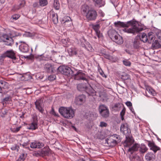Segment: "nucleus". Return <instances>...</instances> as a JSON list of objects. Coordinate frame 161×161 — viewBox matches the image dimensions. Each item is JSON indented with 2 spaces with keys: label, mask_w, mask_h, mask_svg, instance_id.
<instances>
[{
  "label": "nucleus",
  "mask_w": 161,
  "mask_h": 161,
  "mask_svg": "<svg viewBox=\"0 0 161 161\" xmlns=\"http://www.w3.org/2000/svg\"><path fill=\"white\" fill-rule=\"evenodd\" d=\"M114 24L116 27H129L130 25L131 27L129 29H125L124 31L125 32L129 33H132L136 34L139 33L143 30V28H142L137 22L132 20L128 21L126 23L118 21L114 23Z\"/></svg>",
  "instance_id": "f257e3e1"
},
{
  "label": "nucleus",
  "mask_w": 161,
  "mask_h": 161,
  "mask_svg": "<svg viewBox=\"0 0 161 161\" xmlns=\"http://www.w3.org/2000/svg\"><path fill=\"white\" fill-rule=\"evenodd\" d=\"M81 12L89 21H95L98 15L97 11L94 8H90L87 5H84L81 8Z\"/></svg>",
  "instance_id": "f03ea898"
},
{
  "label": "nucleus",
  "mask_w": 161,
  "mask_h": 161,
  "mask_svg": "<svg viewBox=\"0 0 161 161\" xmlns=\"http://www.w3.org/2000/svg\"><path fill=\"white\" fill-rule=\"evenodd\" d=\"M59 111L63 117L67 119H71L75 115L73 109L70 107H61L59 109Z\"/></svg>",
  "instance_id": "7ed1b4c3"
},
{
  "label": "nucleus",
  "mask_w": 161,
  "mask_h": 161,
  "mask_svg": "<svg viewBox=\"0 0 161 161\" xmlns=\"http://www.w3.org/2000/svg\"><path fill=\"white\" fill-rule=\"evenodd\" d=\"M62 74L69 76L74 75L73 71L68 66H60L58 69Z\"/></svg>",
  "instance_id": "20e7f679"
},
{
  "label": "nucleus",
  "mask_w": 161,
  "mask_h": 161,
  "mask_svg": "<svg viewBox=\"0 0 161 161\" xmlns=\"http://www.w3.org/2000/svg\"><path fill=\"white\" fill-rule=\"evenodd\" d=\"M99 111L101 116L104 118H107L109 116V113L108 109L104 105H100Z\"/></svg>",
  "instance_id": "39448f33"
},
{
  "label": "nucleus",
  "mask_w": 161,
  "mask_h": 161,
  "mask_svg": "<svg viewBox=\"0 0 161 161\" xmlns=\"http://www.w3.org/2000/svg\"><path fill=\"white\" fill-rule=\"evenodd\" d=\"M2 39L3 41L5 42V44L6 45L11 46L14 44V40L12 38L6 34H4L3 35Z\"/></svg>",
  "instance_id": "423d86ee"
},
{
  "label": "nucleus",
  "mask_w": 161,
  "mask_h": 161,
  "mask_svg": "<svg viewBox=\"0 0 161 161\" xmlns=\"http://www.w3.org/2000/svg\"><path fill=\"white\" fill-rule=\"evenodd\" d=\"M75 76V79L76 80H85L88 83L87 79H86L85 77V74L82 73L81 70H79L75 74H74Z\"/></svg>",
  "instance_id": "0eeeda50"
},
{
  "label": "nucleus",
  "mask_w": 161,
  "mask_h": 161,
  "mask_svg": "<svg viewBox=\"0 0 161 161\" xmlns=\"http://www.w3.org/2000/svg\"><path fill=\"white\" fill-rule=\"evenodd\" d=\"M148 146L150 147V149L153 150L155 153L157 151L160 150V148L157 146L155 143L151 141H147Z\"/></svg>",
  "instance_id": "6e6552de"
},
{
  "label": "nucleus",
  "mask_w": 161,
  "mask_h": 161,
  "mask_svg": "<svg viewBox=\"0 0 161 161\" xmlns=\"http://www.w3.org/2000/svg\"><path fill=\"white\" fill-rule=\"evenodd\" d=\"M86 100L85 96L82 94L76 97L75 102L78 105H81L84 103Z\"/></svg>",
  "instance_id": "1a4fd4ad"
},
{
  "label": "nucleus",
  "mask_w": 161,
  "mask_h": 161,
  "mask_svg": "<svg viewBox=\"0 0 161 161\" xmlns=\"http://www.w3.org/2000/svg\"><path fill=\"white\" fill-rule=\"evenodd\" d=\"M43 100L41 99H38L35 102V104L36 108L41 113L43 114L44 111V109L41 107Z\"/></svg>",
  "instance_id": "9d476101"
},
{
  "label": "nucleus",
  "mask_w": 161,
  "mask_h": 161,
  "mask_svg": "<svg viewBox=\"0 0 161 161\" xmlns=\"http://www.w3.org/2000/svg\"><path fill=\"white\" fill-rule=\"evenodd\" d=\"M21 42L22 44L19 46V47L20 50L24 53L27 52L29 50L28 45L24 42Z\"/></svg>",
  "instance_id": "9b49d317"
},
{
  "label": "nucleus",
  "mask_w": 161,
  "mask_h": 161,
  "mask_svg": "<svg viewBox=\"0 0 161 161\" xmlns=\"http://www.w3.org/2000/svg\"><path fill=\"white\" fill-rule=\"evenodd\" d=\"M92 27L95 31L97 35L99 38L102 37V34L100 33V31L99 30L100 28L99 24L92 25Z\"/></svg>",
  "instance_id": "f8f14e48"
},
{
  "label": "nucleus",
  "mask_w": 161,
  "mask_h": 161,
  "mask_svg": "<svg viewBox=\"0 0 161 161\" xmlns=\"http://www.w3.org/2000/svg\"><path fill=\"white\" fill-rule=\"evenodd\" d=\"M44 146L43 144L40 142H35L31 143L30 147L32 148H41Z\"/></svg>",
  "instance_id": "ddd939ff"
},
{
  "label": "nucleus",
  "mask_w": 161,
  "mask_h": 161,
  "mask_svg": "<svg viewBox=\"0 0 161 161\" xmlns=\"http://www.w3.org/2000/svg\"><path fill=\"white\" fill-rule=\"evenodd\" d=\"M5 52L6 54V56L7 57H8L14 60L16 59L15 53L12 50L7 51Z\"/></svg>",
  "instance_id": "4468645a"
},
{
  "label": "nucleus",
  "mask_w": 161,
  "mask_h": 161,
  "mask_svg": "<svg viewBox=\"0 0 161 161\" xmlns=\"http://www.w3.org/2000/svg\"><path fill=\"white\" fill-rule=\"evenodd\" d=\"M105 142L107 143L109 146L113 147L117 144V141L115 139H112L109 137L106 139Z\"/></svg>",
  "instance_id": "2eb2a0df"
},
{
  "label": "nucleus",
  "mask_w": 161,
  "mask_h": 161,
  "mask_svg": "<svg viewBox=\"0 0 161 161\" xmlns=\"http://www.w3.org/2000/svg\"><path fill=\"white\" fill-rule=\"evenodd\" d=\"M134 140L132 138L126 136V139L125 141L124 145L125 147H129L133 143Z\"/></svg>",
  "instance_id": "dca6fc26"
},
{
  "label": "nucleus",
  "mask_w": 161,
  "mask_h": 161,
  "mask_svg": "<svg viewBox=\"0 0 161 161\" xmlns=\"http://www.w3.org/2000/svg\"><path fill=\"white\" fill-rule=\"evenodd\" d=\"M41 156L42 157L48 156L50 153V150L48 147H45L40 150Z\"/></svg>",
  "instance_id": "f3484780"
},
{
  "label": "nucleus",
  "mask_w": 161,
  "mask_h": 161,
  "mask_svg": "<svg viewBox=\"0 0 161 161\" xmlns=\"http://www.w3.org/2000/svg\"><path fill=\"white\" fill-rule=\"evenodd\" d=\"M141 40L138 37H136L134 40L133 46L135 48L137 49L139 47L141 43Z\"/></svg>",
  "instance_id": "a211bd4d"
},
{
  "label": "nucleus",
  "mask_w": 161,
  "mask_h": 161,
  "mask_svg": "<svg viewBox=\"0 0 161 161\" xmlns=\"http://www.w3.org/2000/svg\"><path fill=\"white\" fill-rule=\"evenodd\" d=\"M68 52L70 56H72L77 54L76 49L74 47H69L67 49Z\"/></svg>",
  "instance_id": "6ab92c4d"
},
{
  "label": "nucleus",
  "mask_w": 161,
  "mask_h": 161,
  "mask_svg": "<svg viewBox=\"0 0 161 161\" xmlns=\"http://www.w3.org/2000/svg\"><path fill=\"white\" fill-rule=\"evenodd\" d=\"M139 146L140 145L138 144H135L132 147L129 148L128 151L130 152V154H132L134 152L138 150Z\"/></svg>",
  "instance_id": "aec40b11"
},
{
  "label": "nucleus",
  "mask_w": 161,
  "mask_h": 161,
  "mask_svg": "<svg viewBox=\"0 0 161 161\" xmlns=\"http://www.w3.org/2000/svg\"><path fill=\"white\" fill-rule=\"evenodd\" d=\"M155 156L153 153H148L146 155L145 157L147 161H153L155 158Z\"/></svg>",
  "instance_id": "412c9836"
},
{
  "label": "nucleus",
  "mask_w": 161,
  "mask_h": 161,
  "mask_svg": "<svg viewBox=\"0 0 161 161\" xmlns=\"http://www.w3.org/2000/svg\"><path fill=\"white\" fill-rule=\"evenodd\" d=\"M114 41L118 44H121L123 42V40L122 38L119 35L114 36Z\"/></svg>",
  "instance_id": "4be33fe9"
},
{
  "label": "nucleus",
  "mask_w": 161,
  "mask_h": 161,
  "mask_svg": "<svg viewBox=\"0 0 161 161\" xmlns=\"http://www.w3.org/2000/svg\"><path fill=\"white\" fill-rule=\"evenodd\" d=\"M145 87L146 91H147L150 94L153 96H154L156 94L155 91L151 87L146 84L145 85Z\"/></svg>",
  "instance_id": "5701e85b"
},
{
  "label": "nucleus",
  "mask_w": 161,
  "mask_h": 161,
  "mask_svg": "<svg viewBox=\"0 0 161 161\" xmlns=\"http://www.w3.org/2000/svg\"><path fill=\"white\" fill-rule=\"evenodd\" d=\"M85 91L86 92L89 96H92L94 94V90L90 86L89 87L87 86Z\"/></svg>",
  "instance_id": "b1692460"
},
{
  "label": "nucleus",
  "mask_w": 161,
  "mask_h": 161,
  "mask_svg": "<svg viewBox=\"0 0 161 161\" xmlns=\"http://www.w3.org/2000/svg\"><path fill=\"white\" fill-rule=\"evenodd\" d=\"M38 128V124L37 121H34L31 124L29 125V127H28V129H31L34 130Z\"/></svg>",
  "instance_id": "393cba45"
},
{
  "label": "nucleus",
  "mask_w": 161,
  "mask_h": 161,
  "mask_svg": "<svg viewBox=\"0 0 161 161\" xmlns=\"http://www.w3.org/2000/svg\"><path fill=\"white\" fill-rule=\"evenodd\" d=\"M153 32H150L148 34V41L149 43H151L154 42L155 37L153 35Z\"/></svg>",
  "instance_id": "a878e982"
},
{
  "label": "nucleus",
  "mask_w": 161,
  "mask_h": 161,
  "mask_svg": "<svg viewBox=\"0 0 161 161\" xmlns=\"http://www.w3.org/2000/svg\"><path fill=\"white\" fill-rule=\"evenodd\" d=\"M44 69L46 72L48 73L52 72L53 71L52 65L49 64H45Z\"/></svg>",
  "instance_id": "bb28decb"
},
{
  "label": "nucleus",
  "mask_w": 161,
  "mask_h": 161,
  "mask_svg": "<svg viewBox=\"0 0 161 161\" xmlns=\"http://www.w3.org/2000/svg\"><path fill=\"white\" fill-rule=\"evenodd\" d=\"M87 86L84 84H80L77 85V89L80 91H85Z\"/></svg>",
  "instance_id": "cd10ccee"
},
{
  "label": "nucleus",
  "mask_w": 161,
  "mask_h": 161,
  "mask_svg": "<svg viewBox=\"0 0 161 161\" xmlns=\"http://www.w3.org/2000/svg\"><path fill=\"white\" fill-rule=\"evenodd\" d=\"M128 125L126 123L123 124L121 125L120 130L121 132L125 133V131L128 130Z\"/></svg>",
  "instance_id": "c85d7f7f"
},
{
  "label": "nucleus",
  "mask_w": 161,
  "mask_h": 161,
  "mask_svg": "<svg viewBox=\"0 0 161 161\" xmlns=\"http://www.w3.org/2000/svg\"><path fill=\"white\" fill-rule=\"evenodd\" d=\"M52 20L54 24H56L58 23V17L57 14L55 13H53L52 14Z\"/></svg>",
  "instance_id": "c756f323"
},
{
  "label": "nucleus",
  "mask_w": 161,
  "mask_h": 161,
  "mask_svg": "<svg viewBox=\"0 0 161 161\" xmlns=\"http://www.w3.org/2000/svg\"><path fill=\"white\" fill-rule=\"evenodd\" d=\"M141 41H142L144 42H147L148 40V36H147L146 34L143 33L141 35V37L139 38Z\"/></svg>",
  "instance_id": "7c9ffc66"
},
{
  "label": "nucleus",
  "mask_w": 161,
  "mask_h": 161,
  "mask_svg": "<svg viewBox=\"0 0 161 161\" xmlns=\"http://www.w3.org/2000/svg\"><path fill=\"white\" fill-rule=\"evenodd\" d=\"M120 76L121 79L123 80H128L130 78L129 75L125 72L122 73Z\"/></svg>",
  "instance_id": "2f4dec72"
},
{
  "label": "nucleus",
  "mask_w": 161,
  "mask_h": 161,
  "mask_svg": "<svg viewBox=\"0 0 161 161\" xmlns=\"http://www.w3.org/2000/svg\"><path fill=\"white\" fill-rule=\"evenodd\" d=\"M147 148L145 145H142L140 147L139 151L141 153H143L147 152Z\"/></svg>",
  "instance_id": "473e14b6"
},
{
  "label": "nucleus",
  "mask_w": 161,
  "mask_h": 161,
  "mask_svg": "<svg viewBox=\"0 0 161 161\" xmlns=\"http://www.w3.org/2000/svg\"><path fill=\"white\" fill-rule=\"evenodd\" d=\"M116 34H117V32L114 30H110L108 31V35L111 38H114Z\"/></svg>",
  "instance_id": "72a5a7b5"
},
{
  "label": "nucleus",
  "mask_w": 161,
  "mask_h": 161,
  "mask_svg": "<svg viewBox=\"0 0 161 161\" xmlns=\"http://www.w3.org/2000/svg\"><path fill=\"white\" fill-rule=\"evenodd\" d=\"M53 7L56 10L59 9L60 4L58 0H54Z\"/></svg>",
  "instance_id": "f704fd0d"
},
{
  "label": "nucleus",
  "mask_w": 161,
  "mask_h": 161,
  "mask_svg": "<svg viewBox=\"0 0 161 161\" xmlns=\"http://www.w3.org/2000/svg\"><path fill=\"white\" fill-rule=\"evenodd\" d=\"M84 47L85 48L89 51L92 52L93 50V48L88 42L86 43V45H85Z\"/></svg>",
  "instance_id": "c9c22d12"
},
{
  "label": "nucleus",
  "mask_w": 161,
  "mask_h": 161,
  "mask_svg": "<svg viewBox=\"0 0 161 161\" xmlns=\"http://www.w3.org/2000/svg\"><path fill=\"white\" fill-rule=\"evenodd\" d=\"M152 47L154 48L157 49L159 47V44L158 41L155 40L152 43Z\"/></svg>",
  "instance_id": "e433bc0d"
},
{
  "label": "nucleus",
  "mask_w": 161,
  "mask_h": 161,
  "mask_svg": "<svg viewBox=\"0 0 161 161\" xmlns=\"http://www.w3.org/2000/svg\"><path fill=\"white\" fill-rule=\"evenodd\" d=\"M122 106V104L119 103L115 104L113 106V108L115 110H119Z\"/></svg>",
  "instance_id": "4c0bfd02"
},
{
  "label": "nucleus",
  "mask_w": 161,
  "mask_h": 161,
  "mask_svg": "<svg viewBox=\"0 0 161 161\" xmlns=\"http://www.w3.org/2000/svg\"><path fill=\"white\" fill-rule=\"evenodd\" d=\"M25 3V1L22 0L21 1V3L19 4V5L18 6H15V8L16 9H19L20 8H21L24 6V5Z\"/></svg>",
  "instance_id": "58836bf2"
},
{
  "label": "nucleus",
  "mask_w": 161,
  "mask_h": 161,
  "mask_svg": "<svg viewBox=\"0 0 161 161\" xmlns=\"http://www.w3.org/2000/svg\"><path fill=\"white\" fill-rule=\"evenodd\" d=\"M7 83L3 80H0V86L5 89L7 87Z\"/></svg>",
  "instance_id": "ea45409f"
},
{
  "label": "nucleus",
  "mask_w": 161,
  "mask_h": 161,
  "mask_svg": "<svg viewBox=\"0 0 161 161\" xmlns=\"http://www.w3.org/2000/svg\"><path fill=\"white\" fill-rule=\"evenodd\" d=\"M63 24L65 27H69L71 26L72 23L71 20H69L68 19V21L66 22H63Z\"/></svg>",
  "instance_id": "a19ab883"
},
{
  "label": "nucleus",
  "mask_w": 161,
  "mask_h": 161,
  "mask_svg": "<svg viewBox=\"0 0 161 161\" xmlns=\"http://www.w3.org/2000/svg\"><path fill=\"white\" fill-rule=\"evenodd\" d=\"M40 5L41 6H44L47 4V0H40Z\"/></svg>",
  "instance_id": "79ce46f5"
},
{
  "label": "nucleus",
  "mask_w": 161,
  "mask_h": 161,
  "mask_svg": "<svg viewBox=\"0 0 161 161\" xmlns=\"http://www.w3.org/2000/svg\"><path fill=\"white\" fill-rule=\"evenodd\" d=\"M11 100V97L10 96H9L4 98L2 103L4 105V103H6L7 102L10 101Z\"/></svg>",
  "instance_id": "37998d69"
},
{
  "label": "nucleus",
  "mask_w": 161,
  "mask_h": 161,
  "mask_svg": "<svg viewBox=\"0 0 161 161\" xmlns=\"http://www.w3.org/2000/svg\"><path fill=\"white\" fill-rule=\"evenodd\" d=\"M32 155L33 156H36V157L41 156V153L40 150H39L36 152H33Z\"/></svg>",
  "instance_id": "c03bdc74"
},
{
  "label": "nucleus",
  "mask_w": 161,
  "mask_h": 161,
  "mask_svg": "<svg viewBox=\"0 0 161 161\" xmlns=\"http://www.w3.org/2000/svg\"><path fill=\"white\" fill-rule=\"evenodd\" d=\"M25 156L24 153L22 154L20 156L19 158L17 161H23L25 160Z\"/></svg>",
  "instance_id": "a18cd8bd"
},
{
  "label": "nucleus",
  "mask_w": 161,
  "mask_h": 161,
  "mask_svg": "<svg viewBox=\"0 0 161 161\" xmlns=\"http://www.w3.org/2000/svg\"><path fill=\"white\" fill-rule=\"evenodd\" d=\"M68 19H69V20H71L70 17L68 16H65L64 17L62 20V23L68 22Z\"/></svg>",
  "instance_id": "49530a36"
},
{
  "label": "nucleus",
  "mask_w": 161,
  "mask_h": 161,
  "mask_svg": "<svg viewBox=\"0 0 161 161\" xmlns=\"http://www.w3.org/2000/svg\"><path fill=\"white\" fill-rule=\"evenodd\" d=\"M102 56L104 57V58L107 59H111L112 57L108 54L106 53H102Z\"/></svg>",
  "instance_id": "de8ad7c7"
},
{
  "label": "nucleus",
  "mask_w": 161,
  "mask_h": 161,
  "mask_svg": "<svg viewBox=\"0 0 161 161\" xmlns=\"http://www.w3.org/2000/svg\"><path fill=\"white\" fill-rule=\"evenodd\" d=\"M21 126H19L16 128H11L10 130L11 131L13 132H17L20 130V129L21 128Z\"/></svg>",
  "instance_id": "09e8293b"
},
{
  "label": "nucleus",
  "mask_w": 161,
  "mask_h": 161,
  "mask_svg": "<svg viewBox=\"0 0 161 161\" xmlns=\"http://www.w3.org/2000/svg\"><path fill=\"white\" fill-rule=\"evenodd\" d=\"M124 64L126 66H130L131 65V63L128 60H124L123 61Z\"/></svg>",
  "instance_id": "8fccbe9b"
},
{
  "label": "nucleus",
  "mask_w": 161,
  "mask_h": 161,
  "mask_svg": "<svg viewBox=\"0 0 161 161\" xmlns=\"http://www.w3.org/2000/svg\"><path fill=\"white\" fill-rule=\"evenodd\" d=\"M56 78V76L55 75H51L49 76L48 77V80L53 81Z\"/></svg>",
  "instance_id": "3c124183"
},
{
  "label": "nucleus",
  "mask_w": 161,
  "mask_h": 161,
  "mask_svg": "<svg viewBox=\"0 0 161 161\" xmlns=\"http://www.w3.org/2000/svg\"><path fill=\"white\" fill-rule=\"evenodd\" d=\"M107 124L104 122H101L100 123L99 126L101 127H106L107 126Z\"/></svg>",
  "instance_id": "603ef678"
},
{
  "label": "nucleus",
  "mask_w": 161,
  "mask_h": 161,
  "mask_svg": "<svg viewBox=\"0 0 161 161\" xmlns=\"http://www.w3.org/2000/svg\"><path fill=\"white\" fill-rule=\"evenodd\" d=\"M19 146L17 145H16L13 146L12 147L11 149L12 150H17V151L19 150Z\"/></svg>",
  "instance_id": "864d4df0"
},
{
  "label": "nucleus",
  "mask_w": 161,
  "mask_h": 161,
  "mask_svg": "<svg viewBox=\"0 0 161 161\" xmlns=\"http://www.w3.org/2000/svg\"><path fill=\"white\" fill-rule=\"evenodd\" d=\"M109 137L112 139H118L119 137V136L115 134L110 136Z\"/></svg>",
  "instance_id": "5fc2aeb1"
},
{
  "label": "nucleus",
  "mask_w": 161,
  "mask_h": 161,
  "mask_svg": "<svg viewBox=\"0 0 161 161\" xmlns=\"http://www.w3.org/2000/svg\"><path fill=\"white\" fill-rule=\"evenodd\" d=\"M157 36L158 39L159 40V42H161V32L157 33Z\"/></svg>",
  "instance_id": "6e6d98bb"
},
{
  "label": "nucleus",
  "mask_w": 161,
  "mask_h": 161,
  "mask_svg": "<svg viewBox=\"0 0 161 161\" xmlns=\"http://www.w3.org/2000/svg\"><path fill=\"white\" fill-rule=\"evenodd\" d=\"M125 110L126 109L125 108V107H124L122 110L121 111L120 113V116H124L125 113Z\"/></svg>",
  "instance_id": "4d7b16f0"
},
{
  "label": "nucleus",
  "mask_w": 161,
  "mask_h": 161,
  "mask_svg": "<svg viewBox=\"0 0 161 161\" xmlns=\"http://www.w3.org/2000/svg\"><path fill=\"white\" fill-rule=\"evenodd\" d=\"M99 71L100 73V74L103 77L105 78H106L107 76L104 74V72L101 69L100 70H99Z\"/></svg>",
  "instance_id": "13d9d810"
},
{
  "label": "nucleus",
  "mask_w": 161,
  "mask_h": 161,
  "mask_svg": "<svg viewBox=\"0 0 161 161\" xmlns=\"http://www.w3.org/2000/svg\"><path fill=\"white\" fill-rule=\"evenodd\" d=\"M20 17V16L19 14H14L12 16V18L15 20L18 19Z\"/></svg>",
  "instance_id": "bf43d9fd"
},
{
  "label": "nucleus",
  "mask_w": 161,
  "mask_h": 161,
  "mask_svg": "<svg viewBox=\"0 0 161 161\" xmlns=\"http://www.w3.org/2000/svg\"><path fill=\"white\" fill-rule=\"evenodd\" d=\"M5 88H4L0 86V93L5 94L6 92L4 90Z\"/></svg>",
  "instance_id": "052dcab7"
},
{
  "label": "nucleus",
  "mask_w": 161,
  "mask_h": 161,
  "mask_svg": "<svg viewBox=\"0 0 161 161\" xmlns=\"http://www.w3.org/2000/svg\"><path fill=\"white\" fill-rule=\"evenodd\" d=\"M37 59L40 61L45 60V58L42 55L39 56L37 58Z\"/></svg>",
  "instance_id": "680f3d73"
},
{
  "label": "nucleus",
  "mask_w": 161,
  "mask_h": 161,
  "mask_svg": "<svg viewBox=\"0 0 161 161\" xmlns=\"http://www.w3.org/2000/svg\"><path fill=\"white\" fill-rule=\"evenodd\" d=\"M125 104L128 107H132V104L131 103V102L130 101L127 102Z\"/></svg>",
  "instance_id": "e2e57ef3"
},
{
  "label": "nucleus",
  "mask_w": 161,
  "mask_h": 161,
  "mask_svg": "<svg viewBox=\"0 0 161 161\" xmlns=\"http://www.w3.org/2000/svg\"><path fill=\"white\" fill-rule=\"evenodd\" d=\"M29 143L27 142H25L23 143L22 145L24 147H25L26 148H29V147H27V146H28Z\"/></svg>",
  "instance_id": "0e129e2a"
},
{
  "label": "nucleus",
  "mask_w": 161,
  "mask_h": 161,
  "mask_svg": "<svg viewBox=\"0 0 161 161\" xmlns=\"http://www.w3.org/2000/svg\"><path fill=\"white\" fill-rule=\"evenodd\" d=\"M103 0H93V1L97 4H100Z\"/></svg>",
  "instance_id": "69168bd1"
},
{
  "label": "nucleus",
  "mask_w": 161,
  "mask_h": 161,
  "mask_svg": "<svg viewBox=\"0 0 161 161\" xmlns=\"http://www.w3.org/2000/svg\"><path fill=\"white\" fill-rule=\"evenodd\" d=\"M68 40H66V39H62L61 40L62 42L65 44H66L67 43Z\"/></svg>",
  "instance_id": "338daca9"
},
{
  "label": "nucleus",
  "mask_w": 161,
  "mask_h": 161,
  "mask_svg": "<svg viewBox=\"0 0 161 161\" xmlns=\"http://www.w3.org/2000/svg\"><path fill=\"white\" fill-rule=\"evenodd\" d=\"M0 56L3 59H4L5 58L7 57L5 52L2 54Z\"/></svg>",
  "instance_id": "774afa93"
}]
</instances>
